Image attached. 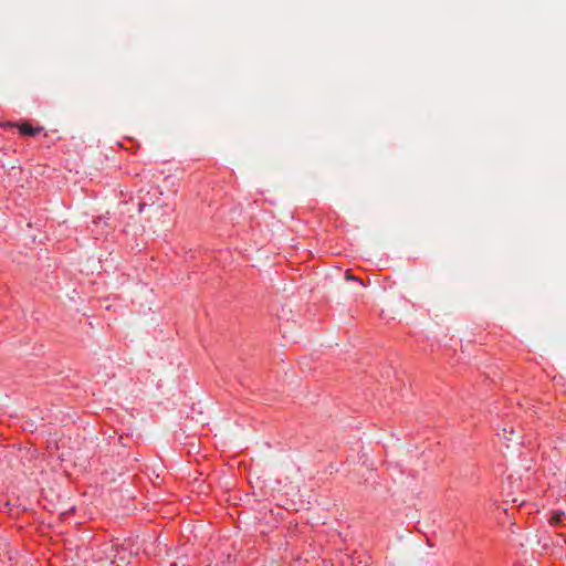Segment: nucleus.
Instances as JSON below:
<instances>
[{
    "mask_svg": "<svg viewBox=\"0 0 566 566\" xmlns=\"http://www.w3.org/2000/svg\"><path fill=\"white\" fill-rule=\"evenodd\" d=\"M346 279H347V280H357L355 276H353V275L350 274V272H349V271H347V272H346Z\"/></svg>",
    "mask_w": 566,
    "mask_h": 566,
    "instance_id": "obj_5",
    "label": "nucleus"
},
{
    "mask_svg": "<svg viewBox=\"0 0 566 566\" xmlns=\"http://www.w3.org/2000/svg\"><path fill=\"white\" fill-rule=\"evenodd\" d=\"M2 126L13 127V126H15V124H13L11 122H7V123L2 124ZM17 127L19 128L20 134L24 135V136H33L41 130V128L32 127L29 123L18 124Z\"/></svg>",
    "mask_w": 566,
    "mask_h": 566,
    "instance_id": "obj_2",
    "label": "nucleus"
},
{
    "mask_svg": "<svg viewBox=\"0 0 566 566\" xmlns=\"http://www.w3.org/2000/svg\"><path fill=\"white\" fill-rule=\"evenodd\" d=\"M503 432H504V438H507V437L505 436V433H510V430H506V428H504V429H503Z\"/></svg>",
    "mask_w": 566,
    "mask_h": 566,
    "instance_id": "obj_7",
    "label": "nucleus"
},
{
    "mask_svg": "<svg viewBox=\"0 0 566 566\" xmlns=\"http://www.w3.org/2000/svg\"><path fill=\"white\" fill-rule=\"evenodd\" d=\"M119 552L120 553L117 556V560L122 564V566H126L128 564L126 551L124 548H119Z\"/></svg>",
    "mask_w": 566,
    "mask_h": 566,
    "instance_id": "obj_4",
    "label": "nucleus"
},
{
    "mask_svg": "<svg viewBox=\"0 0 566 566\" xmlns=\"http://www.w3.org/2000/svg\"><path fill=\"white\" fill-rule=\"evenodd\" d=\"M170 566H178V564L177 563H171Z\"/></svg>",
    "mask_w": 566,
    "mask_h": 566,
    "instance_id": "obj_8",
    "label": "nucleus"
},
{
    "mask_svg": "<svg viewBox=\"0 0 566 566\" xmlns=\"http://www.w3.org/2000/svg\"><path fill=\"white\" fill-rule=\"evenodd\" d=\"M119 547L115 545H106L99 552L95 563L97 566H122L117 560Z\"/></svg>",
    "mask_w": 566,
    "mask_h": 566,
    "instance_id": "obj_1",
    "label": "nucleus"
},
{
    "mask_svg": "<svg viewBox=\"0 0 566 566\" xmlns=\"http://www.w3.org/2000/svg\"><path fill=\"white\" fill-rule=\"evenodd\" d=\"M564 517H565V513L564 512H556L551 517V524H553V525L560 524L563 522Z\"/></svg>",
    "mask_w": 566,
    "mask_h": 566,
    "instance_id": "obj_3",
    "label": "nucleus"
},
{
    "mask_svg": "<svg viewBox=\"0 0 566 566\" xmlns=\"http://www.w3.org/2000/svg\"><path fill=\"white\" fill-rule=\"evenodd\" d=\"M503 432H504V438H507V437L505 436V433H510V430H506V428H504V429H503Z\"/></svg>",
    "mask_w": 566,
    "mask_h": 566,
    "instance_id": "obj_6",
    "label": "nucleus"
}]
</instances>
